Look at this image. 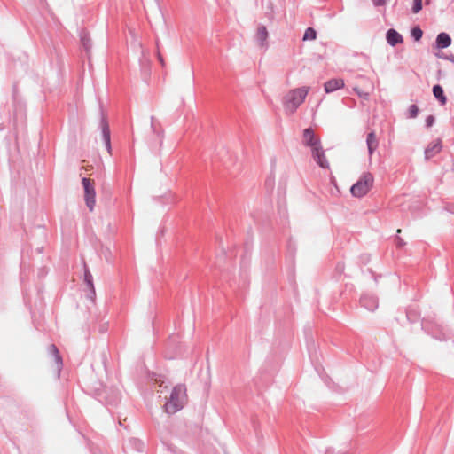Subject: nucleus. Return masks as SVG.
I'll use <instances>...</instances> for the list:
<instances>
[{"label":"nucleus","mask_w":454,"mask_h":454,"mask_svg":"<svg viewBox=\"0 0 454 454\" xmlns=\"http://www.w3.org/2000/svg\"><path fill=\"white\" fill-rule=\"evenodd\" d=\"M317 37V33L312 27H308L303 35V40H314Z\"/></svg>","instance_id":"nucleus-17"},{"label":"nucleus","mask_w":454,"mask_h":454,"mask_svg":"<svg viewBox=\"0 0 454 454\" xmlns=\"http://www.w3.org/2000/svg\"><path fill=\"white\" fill-rule=\"evenodd\" d=\"M366 145H367V148H368L369 160H371L374 151L377 149V147L379 145V141H378L377 137L373 131L367 134Z\"/></svg>","instance_id":"nucleus-10"},{"label":"nucleus","mask_w":454,"mask_h":454,"mask_svg":"<svg viewBox=\"0 0 454 454\" xmlns=\"http://www.w3.org/2000/svg\"><path fill=\"white\" fill-rule=\"evenodd\" d=\"M360 303L370 311H373L378 308V300L373 295L364 294L360 299Z\"/></svg>","instance_id":"nucleus-8"},{"label":"nucleus","mask_w":454,"mask_h":454,"mask_svg":"<svg viewBox=\"0 0 454 454\" xmlns=\"http://www.w3.org/2000/svg\"><path fill=\"white\" fill-rule=\"evenodd\" d=\"M82 42L86 50L90 47V40L85 35L82 36Z\"/></svg>","instance_id":"nucleus-22"},{"label":"nucleus","mask_w":454,"mask_h":454,"mask_svg":"<svg viewBox=\"0 0 454 454\" xmlns=\"http://www.w3.org/2000/svg\"><path fill=\"white\" fill-rule=\"evenodd\" d=\"M255 38L261 47L267 45L268 31L264 26L258 27Z\"/></svg>","instance_id":"nucleus-13"},{"label":"nucleus","mask_w":454,"mask_h":454,"mask_svg":"<svg viewBox=\"0 0 454 454\" xmlns=\"http://www.w3.org/2000/svg\"><path fill=\"white\" fill-rule=\"evenodd\" d=\"M157 57H158V59H159L160 63L163 67L165 65V62H164V59H163V58H162V56H161V54L160 52H158Z\"/></svg>","instance_id":"nucleus-24"},{"label":"nucleus","mask_w":454,"mask_h":454,"mask_svg":"<svg viewBox=\"0 0 454 454\" xmlns=\"http://www.w3.org/2000/svg\"><path fill=\"white\" fill-rule=\"evenodd\" d=\"M48 352L54 358L55 371H56V372L58 374V377H59V374H60V372H61V368H62V365H63V362H62V358H61V356L59 355V349H58V348L54 344H51L48 348Z\"/></svg>","instance_id":"nucleus-7"},{"label":"nucleus","mask_w":454,"mask_h":454,"mask_svg":"<svg viewBox=\"0 0 454 454\" xmlns=\"http://www.w3.org/2000/svg\"><path fill=\"white\" fill-rule=\"evenodd\" d=\"M344 87V81L342 79H331L327 81L325 85V91L326 93L333 92Z\"/></svg>","instance_id":"nucleus-11"},{"label":"nucleus","mask_w":454,"mask_h":454,"mask_svg":"<svg viewBox=\"0 0 454 454\" xmlns=\"http://www.w3.org/2000/svg\"><path fill=\"white\" fill-rule=\"evenodd\" d=\"M418 114H419L418 106L416 105H411L408 110V117L411 118V119L416 118L418 116Z\"/></svg>","instance_id":"nucleus-19"},{"label":"nucleus","mask_w":454,"mask_h":454,"mask_svg":"<svg viewBox=\"0 0 454 454\" xmlns=\"http://www.w3.org/2000/svg\"><path fill=\"white\" fill-rule=\"evenodd\" d=\"M373 3L376 6H381L385 4L386 0H373Z\"/></svg>","instance_id":"nucleus-23"},{"label":"nucleus","mask_w":454,"mask_h":454,"mask_svg":"<svg viewBox=\"0 0 454 454\" xmlns=\"http://www.w3.org/2000/svg\"><path fill=\"white\" fill-rule=\"evenodd\" d=\"M374 183V177L372 173L364 172L361 175L356 183L351 188L350 192L354 197L362 198L372 189Z\"/></svg>","instance_id":"nucleus-4"},{"label":"nucleus","mask_w":454,"mask_h":454,"mask_svg":"<svg viewBox=\"0 0 454 454\" xmlns=\"http://www.w3.org/2000/svg\"><path fill=\"white\" fill-rule=\"evenodd\" d=\"M442 150V141L441 139H436L430 143L425 150V157L426 159H430L439 153Z\"/></svg>","instance_id":"nucleus-9"},{"label":"nucleus","mask_w":454,"mask_h":454,"mask_svg":"<svg viewBox=\"0 0 454 454\" xmlns=\"http://www.w3.org/2000/svg\"><path fill=\"white\" fill-rule=\"evenodd\" d=\"M82 184L84 190V200L86 203V206L88 207L89 210L91 212L94 210V207L96 204V191H95V184L94 181L83 177L82 179Z\"/></svg>","instance_id":"nucleus-5"},{"label":"nucleus","mask_w":454,"mask_h":454,"mask_svg":"<svg viewBox=\"0 0 454 454\" xmlns=\"http://www.w3.org/2000/svg\"><path fill=\"white\" fill-rule=\"evenodd\" d=\"M403 245V242L401 239H397V246L401 247Z\"/></svg>","instance_id":"nucleus-26"},{"label":"nucleus","mask_w":454,"mask_h":454,"mask_svg":"<svg viewBox=\"0 0 454 454\" xmlns=\"http://www.w3.org/2000/svg\"><path fill=\"white\" fill-rule=\"evenodd\" d=\"M151 126L153 127V117H152V123Z\"/></svg>","instance_id":"nucleus-27"},{"label":"nucleus","mask_w":454,"mask_h":454,"mask_svg":"<svg viewBox=\"0 0 454 454\" xmlns=\"http://www.w3.org/2000/svg\"><path fill=\"white\" fill-rule=\"evenodd\" d=\"M100 128H101V131H102L104 144L106 145L107 152L111 154L112 147H111L110 129H109V126H108L106 120H105L104 118L101 120Z\"/></svg>","instance_id":"nucleus-6"},{"label":"nucleus","mask_w":454,"mask_h":454,"mask_svg":"<svg viewBox=\"0 0 454 454\" xmlns=\"http://www.w3.org/2000/svg\"><path fill=\"white\" fill-rule=\"evenodd\" d=\"M309 90V87L303 86L287 91L282 100L285 111L288 114H294L304 102Z\"/></svg>","instance_id":"nucleus-2"},{"label":"nucleus","mask_w":454,"mask_h":454,"mask_svg":"<svg viewBox=\"0 0 454 454\" xmlns=\"http://www.w3.org/2000/svg\"><path fill=\"white\" fill-rule=\"evenodd\" d=\"M422 35H423V32L419 27L412 28L411 36L414 38L415 41L420 40L422 37Z\"/></svg>","instance_id":"nucleus-18"},{"label":"nucleus","mask_w":454,"mask_h":454,"mask_svg":"<svg viewBox=\"0 0 454 454\" xmlns=\"http://www.w3.org/2000/svg\"><path fill=\"white\" fill-rule=\"evenodd\" d=\"M434 117L433 115H428L426 119V126L427 128H430L434 125Z\"/></svg>","instance_id":"nucleus-21"},{"label":"nucleus","mask_w":454,"mask_h":454,"mask_svg":"<svg viewBox=\"0 0 454 454\" xmlns=\"http://www.w3.org/2000/svg\"><path fill=\"white\" fill-rule=\"evenodd\" d=\"M84 281L88 285V286L90 288V294L89 297L92 300L95 296V289H94V286H93L92 275L90 274V272L89 271L88 269H86L85 272H84Z\"/></svg>","instance_id":"nucleus-16"},{"label":"nucleus","mask_w":454,"mask_h":454,"mask_svg":"<svg viewBox=\"0 0 454 454\" xmlns=\"http://www.w3.org/2000/svg\"><path fill=\"white\" fill-rule=\"evenodd\" d=\"M434 96L440 101L441 105H445L447 98L441 85L436 84L433 87Z\"/></svg>","instance_id":"nucleus-15"},{"label":"nucleus","mask_w":454,"mask_h":454,"mask_svg":"<svg viewBox=\"0 0 454 454\" xmlns=\"http://www.w3.org/2000/svg\"><path fill=\"white\" fill-rule=\"evenodd\" d=\"M387 41L391 46L403 43V36L395 29L387 32Z\"/></svg>","instance_id":"nucleus-12"},{"label":"nucleus","mask_w":454,"mask_h":454,"mask_svg":"<svg viewBox=\"0 0 454 454\" xmlns=\"http://www.w3.org/2000/svg\"><path fill=\"white\" fill-rule=\"evenodd\" d=\"M422 9V0H413L412 12L418 13Z\"/></svg>","instance_id":"nucleus-20"},{"label":"nucleus","mask_w":454,"mask_h":454,"mask_svg":"<svg viewBox=\"0 0 454 454\" xmlns=\"http://www.w3.org/2000/svg\"><path fill=\"white\" fill-rule=\"evenodd\" d=\"M155 381H156L157 383H159V386H160V387H162V386H163L164 380H162L160 378V379H155Z\"/></svg>","instance_id":"nucleus-25"},{"label":"nucleus","mask_w":454,"mask_h":454,"mask_svg":"<svg viewBox=\"0 0 454 454\" xmlns=\"http://www.w3.org/2000/svg\"><path fill=\"white\" fill-rule=\"evenodd\" d=\"M302 143L304 145L311 148L312 157L321 168H329V163L325 156L320 140L315 136V133L311 128L304 129Z\"/></svg>","instance_id":"nucleus-1"},{"label":"nucleus","mask_w":454,"mask_h":454,"mask_svg":"<svg viewBox=\"0 0 454 454\" xmlns=\"http://www.w3.org/2000/svg\"><path fill=\"white\" fill-rule=\"evenodd\" d=\"M186 400V388L184 385L176 386L170 395L168 401L165 404V410L169 414H174L180 411Z\"/></svg>","instance_id":"nucleus-3"},{"label":"nucleus","mask_w":454,"mask_h":454,"mask_svg":"<svg viewBox=\"0 0 454 454\" xmlns=\"http://www.w3.org/2000/svg\"><path fill=\"white\" fill-rule=\"evenodd\" d=\"M436 44L440 49H444L451 44V38L446 33H440L436 37Z\"/></svg>","instance_id":"nucleus-14"}]
</instances>
